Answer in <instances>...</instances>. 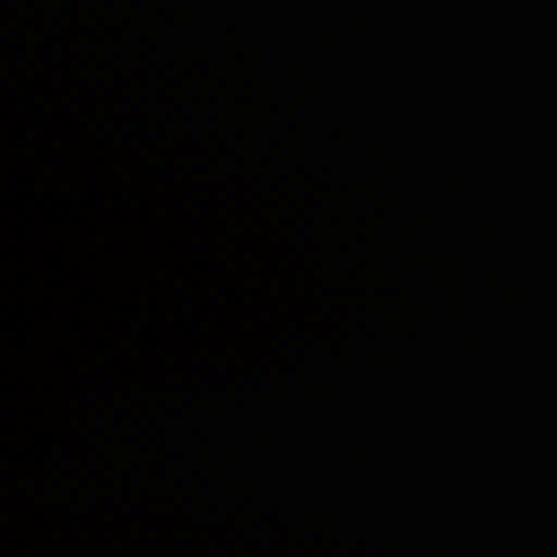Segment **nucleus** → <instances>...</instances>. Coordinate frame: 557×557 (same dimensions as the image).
I'll use <instances>...</instances> for the list:
<instances>
[{"instance_id":"f257e3e1","label":"nucleus","mask_w":557,"mask_h":557,"mask_svg":"<svg viewBox=\"0 0 557 557\" xmlns=\"http://www.w3.org/2000/svg\"><path fill=\"white\" fill-rule=\"evenodd\" d=\"M199 225L201 228V233L205 236L209 237L210 244L201 242L198 244V249L201 253L208 255L211 250V244L216 243V236L212 233L211 227L208 225V223H205L202 220H200Z\"/></svg>"},{"instance_id":"f03ea898","label":"nucleus","mask_w":557,"mask_h":557,"mask_svg":"<svg viewBox=\"0 0 557 557\" xmlns=\"http://www.w3.org/2000/svg\"><path fill=\"white\" fill-rule=\"evenodd\" d=\"M200 127H216V119L208 111L203 110L199 119Z\"/></svg>"},{"instance_id":"7ed1b4c3","label":"nucleus","mask_w":557,"mask_h":557,"mask_svg":"<svg viewBox=\"0 0 557 557\" xmlns=\"http://www.w3.org/2000/svg\"><path fill=\"white\" fill-rule=\"evenodd\" d=\"M198 202L203 214V218L209 219L211 215V202L208 199L198 197Z\"/></svg>"},{"instance_id":"20e7f679","label":"nucleus","mask_w":557,"mask_h":557,"mask_svg":"<svg viewBox=\"0 0 557 557\" xmlns=\"http://www.w3.org/2000/svg\"><path fill=\"white\" fill-rule=\"evenodd\" d=\"M194 325H195L196 331H198V333H199V334H201V336H202L203 338H207V339L209 338V333H208V331L205 329V326H203L202 321H201V319H200V318L195 319V323H194Z\"/></svg>"},{"instance_id":"39448f33","label":"nucleus","mask_w":557,"mask_h":557,"mask_svg":"<svg viewBox=\"0 0 557 557\" xmlns=\"http://www.w3.org/2000/svg\"><path fill=\"white\" fill-rule=\"evenodd\" d=\"M208 519H209V517L206 516L203 512H201V510L199 508H196L194 510V520H195V522L202 524V523L208 522Z\"/></svg>"},{"instance_id":"423d86ee","label":"nucleus","mask_w":557,"mask_h":557,"mask_svg":"<svg viewBox=\"0 0 557 557\" xmlns=\"http://www.w3.org/2000/svg\"><path fill=\"white\" fill-rule=\"evenodd\" d=\"M198 364H199V370L200 371H202V369H205V368H209V367L211 368L212 367V364L210 362V359L208 358V356H205V355H201L199 357Z\"/></svg>"},{"instance_id":"0eeeda50","label":"nucleus","mask_w":557,"mask_h":557,"mask_svg":"<svg viewBox=\"0 0 557 557\" xmlns=\"http://www.w3.org/2000/svg\"><path fill=\"white\" fill-rule=\"evenodd\" d=\"M196 268H198L200 272L208 271L210 268V262L207 260H199L196 262Z\"/></svg>"},{"instance_id":"6e6552de","label":"nucleus","mask_w":557,"mask_h":557,"mask_svg":"<svg viewBox=\"0 0 557 557\" xmlns=\"http://www.w3.org/2000/svg\"><path fill=\"white\" fill-rule=\"evenodd\" d=\"M199 66L201 67L202 72L207 75H211V69L208 64V62H205L202 59H199Z\"/></svg>"},{"instance_id":"1a4fd4ad","label":"nucleus","mask_w":557,"mask_h":557,"mask_svg":"<svg viewBox=\"0 0 557 557\" xmlns=\"http://www.w3.org/2000/svg\"><path fill=\"white\" fill-rule=\"evenodd\" d=\"M198 285H199V288L201 290V294L203 296L209 297L210 296L209 287L206 284H203V282L201 280L198 281Z\"/></svg>"},{"instance_id":"9d476101","label":"nucleus","mask_w":557,"mask_h":557,"mask_svg":"<svg viewBox=\"0 0 557 557\" xmlns=\"http://www.w3.org/2000/svg\"><path fill=\"white\" fill-rule=\"evenodd\" d=\"M198 168H199L200 173H202V174H209V173H210L209 165H208V164H206V163H205V162H202V161H199V163H198Z\"/></svg>"},{"instance_id":"9b49d317","label":"nucleus","mask_w":557,"mask_h":557,"mask_svg":"<svg viewBox=\"0 0 557 557\" xmlns=\"http://www.w3.org/2000/svg\"><path fill=\"white\" fill-rule=\"evenodd\" d=\"M198 141H199V145L201 148H205V149L209 148V141L206 138H203L201 135H199Z\"/></svg>"},{"instance_id":"f8f14e48","label":"nucleus","mask_w":557,"mask_h":557,"mask_svg":"<svg viewBox=\"0 0 557 557\" xmlns=\"http://www.w3.org/2000/svg\"><path fill=\"white\" fill-rule=\"evenodd\" d=\"M201 419H202L203 422H208V420H209L208 413L202 411L201 412Z\"/></svg>"},{"instance_id":"ddd939ff","label":"nucleus","mask_w":557,"mask_h":557,"mask_svg":"<svg viewBox=\"0 0 557 557\" xmlns=\"http://www.w3.org/2000/svg\"><path fill=\"white\" fill-rule=\"evenodd\" d=\"M208 188H209V187H208V185H207V184H203V183H201V184H200V189H201V190H202V189H208Z\"/></svg>"},{"instance_id":"4468645a","label":"nucleus","mask_w":557,"mask_h":557,"mask_svg":"<svg viewBox=\"0 0 557 557\" xmlns=\"http://www.w3.org/2000/svg\"><path fill=\"white\" fill-rule=\"evenodd\" d=\"M199 472H200L201 476L208 481V475L201 470H199Z\"/></svg>"},{"instance_id":"2eb2a0df","label":"nucleus","mask_w":557,"mask_h":557,"mask_svg":"<svg viewBox=\"0 0 557 557\" xmlns=\"http://www.w3.org/2000/svg\"><path fill=\"white\" fill-rule=\"evenodd\" d=\"M137 511H139L140 515H145V509L143 507H140L139 509H137Z\"/></svg>"},{"instance_id":"dca6fc26","label":"nucleus","mask_w":557,"mask_h":557,"mask_svg":"<svg viewBox=\"0 0 557 557\" xmlns=\"http://www.w3.org/2000/svg\"><path fill=\"white\" fill-rule=\"evenodd\" d=\"M202 310H203L205 312H209V308H208V306H203V307H202Z\"/></svg>"}]
</instances>
